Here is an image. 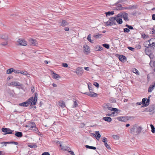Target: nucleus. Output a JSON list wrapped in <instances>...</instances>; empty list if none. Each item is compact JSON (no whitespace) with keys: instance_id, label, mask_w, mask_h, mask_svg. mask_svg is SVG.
<instances>
[{"instance_id":"1","label":"nucleus","mask_w":155,"mask_h":155,"mask_svg":"<svg viewBox=\"0 0 155 155\" xmlns=\"http://www.w3.org/2000/svg\"><path fill=\"white\" fill-rule=\"evenodd\" d=\"M34 98L33 97H30L25 102H27L28 106L30 104V106H32L36 104L37 100L38 94L35 92L34 94Z\"/></svg>"},{"instance_id":"2","label":"nucleus","mask_w":155,"mask_h":155,"mask_svg":"<svg viewBox=\"0 0 155 155\" xmlns=\"http://www.w3.org/2000/svg\"><path fill=\"white\" fill-rule=\"evenodd\" d=\"M2 132L5 133L4 134H12V132L14 130H12L9 128L3 127L2 129Z\"/></svg>"},{"instance_id":"3","label":"nucleus","mask_w":155,"mask_h":155,"mask_svg":"<svg viewBox=\"0 0 155 155\" xmlns=\"http://www.w3.org/2000/svg\"><path fill=\"white\" fill-rule=\"evenodd\" d=\"M154 106L153 105L150 106L149 107L145 109V111L149 112H150V114H152L154 113L155 111L154 110Z\"/></svg>"},{"instance_id":"4","label":"nucleus","mask_w":155,"mask_h":155,"mask_svg":"<svg viewBox=\"0 0 155 155\" xmlns=\"http://www.w3.org/2000/svg\"><path fill=\"white\" fill-rule=\"evenodd\" d=\"M18 45L26 46L27 45V42L23 39H19L17 41Z\"/></svg>"},{"instance_id":"5","label":"nucleus","mask_w":155,"mask_h":155,"mask_svg":"<svg viewBox=\"0 0 155 155\" xmlns=\"http://www.w3.org/2000/svg\"><path fill=\"white\" fill-rule=\"evenodd\" d=\"M117 119L119 121L126 122L129 120L128 117H117Z\"/></svg>"},{"instance_id":"6","label":"nucleus","mask_w":155,"mask_h":155,"mask_svg":"<svg viewBox=\"0 0 155 155\" xmlns=\"http://www.w3.org/2000/svg\"><path fill=\"white\" fill-rule=\"evenodd\" d=\"M0 37L2 39L7 41L8 38V35L7 34H0Z\"/></svg>"},{"instance_id":"7","label":"nucleus","mask_w":155,"mask_h":155,"mask_svg":"<svg viewBox=\"0 0 155 155\" xmlns=\"http://www.w3.org/2000/svg\"><path fill=\"white\" fill-rule=\"evenodd\" d=\"M59 25L63 27L67 26L69 24L68 22L65 20H62L61 21L59 22Z\"/></svg>"},{"instance_id":"8","label":"nucleus","mask_w":155,"mask_h":155,"mask_svg":"<svg viewBox=\"0 0 155 155\" xmlns=\"http://www.w3.org/2000/svg\"><path fill=\"white\" fill-rule=\"evenodd\" d=\"M83 69L82 67H78L76 70V72L78 75L82 74L83 73Z\"/></svg>"},{"instance_id":"9","label":"nucleus","mask_w":155,"mask_h":155,"mask_svg":"<svg viewBox=\"0 0 155 155\" xmlns=\"http://www.w3.org/2000/svg\"><path fill=\"white\" fill-rule=\"evenodd\" d=\"M149 43L150 44L151 47L155 46V38H151L148 40Z\"/></svg>"},{"instance_id":"10","label":"nucleus","mask_w":155,"mask_h":155,"mask_svg":"<svg viewBox=\"0 0 155 155\" xmlns=\"http://www.w3.org/2000/svg\"><path fill=\"white\" fill-rule=\"evenodd\" d=\"M98 94L92 91H91L88 93V96L92 97H97Z\"/></svg>"},{"instance_id":"11","label":"nucleus","mask_w":155,"mask_h":155,"mask_svg":"<svg viewBox=\"0 0 155 155\" xmlns=\"http://www.w3.org/2000/svg\"><path fill=\"white\" fill-rule=\"evenodd\" d=\"M122 17L125 21H128L129 20L128 17V14L125 12H123Z\"/></svg>"},{"instance_id":"12","label":"nucleus","mask_w":155,"mask_h":155,"mask_svg":"<svg viewBox=\"0 0 155 155\" xmlns=\"http://www.w3.org/2000/svg\"><path fill=\"white\" fill-rule=\"evenodd\" d=\"M1 143L4 144H13L15 145H17L18 144V143L15 141L3 142H1Z\"/></svg>"},{"instance_id":"13","label":"nucleus","mask_w":155,"mask_h":155,"mask_svg":"<svg viewBox=\"0 0 155 155\" xmlns=\"http://www.w3.org/2000/svg\"><path fill=\"white\" fill-rule=\"evenodd\" d=\"M119 59L120 61L122 62L126 61L127 60L126 58L123 55H120L119 57Z\"/></svg>"},{"instance_id":"14","label":"nucleus","mask_w":155,"mask_h":155,"mask_svg":"<svg viewBox=\"0 0 155 155\" xmlns=\"http://www.w3.org/2000/svg\"><path fill=\"white\" fill-rule=\"evenodd\" d=\"M136 133L137 134H140L141 132V131L143 129L141 126H138L137 127H137H136Z\"/></svg>"},{"instance_id":"15","label":"nucleus","mask_w":155,"mask_h":155,"mask_svg":"<svg viewBox=\"0 0 155 155\" xmlns=\"http://www.w3.org/2000/svg\"><path fill=\"white\" fill-rule=\"evenodd\" d=\"M11 85L15 86H22L23 85L18 82H12L11 83Z\"/></svg>"},{"instance_id":"16","label":"nucleus","mask_w":155,"mask_h":155,"mask_svg":"<svg viewBox=\"0 0 155 155\" xmlns=\"http://www.w3.org/2000/svg\"><path fill=\"white\" fill-rule=\"evenodd\" d=\"M114 25H116V17H113L110 18L109 19Z\"/></svg>"},{"instance_id":"17","label":"nucleus","mask_w":155,"mask_h":155,"mask_svg":"<svg viewBox=\"0 0 155 155\" xmlns=\"http://www.w3.org/2000/svg\"><path fill=\"white\" fill-rule=\"evenodd\" d=\"M15 135L17 137L20 138L22 137L23 134L21 132L17 131L16 132Z\"/></svg>"},{"instance_id":"18","label":"nucleus","mask_w":155,"mask_h":155,"mask_svg":"<svg viewBox=\"0 0 155 155\" xmlns=\"http://www.w3.org/2000/svg\"><path fill=\"white\" fill-rule=\"evenodd\" d=\"M29 41L31 45H33L34 46H35L36 45V41L35 39L31 38L30 39Z\"/></svg>"},{"instance_id":"19","label":"nucleus","mask_w":155,"mask_h":155,"mask_svg":"<svg viewBox=\"0 0 155 155\" xmlns=\"http://www.w3.org/2000/svg\"><path fill=\"white\" fill-rule=\"evenodd\" d=\"M59 105L62 108H64L65 107V102L62 101L58 102Z\"/></svg>"},{"instance_id":"20","label":"nucleus","mask_w":155,"mask_h":155,"mask_svg":"<svg viewBox=\"0 0 155 155\" xmlns=\"http://www.w3.org/2000/svg\"><path fill=\"white\" fill-rule=\"evenodd\" d=\"M137 127V125L136 124L133 125L130 129V133L131 134H133L134 131L135 130Z\"/></svg>"},{"instance_id":"21","label":"nucleus","mask_w":155,"mask_h":155,"mask_svg":"<svg viewBox=\"0 0 155 155\" xmlns=\"http://www.w3.org/2000/svg\"><path fill=\"white\" fill-rule=\"evenodd\" d=\"M95 135L96 136V138L97 140H99V139L100 138L101 135L100 134L99 131H96L95 132Z\"/></svg>"},{"instance_id":"22","label":"nucleus","mask_w":155,"mask_h":155,"mask_svg":"<svg viewBox=\"0 0 155 155\" xmlns=\"http://www.w3.org/2000/svg\"><path fill=\"white\" fill-rule=\"evenodd\" d=\"M143 45L146 48H148L149 46L151 47L150 44L149 43V41H146L143 44Z\"/></svg>"},{"instance_id":"23","label":"nucleus","mask_w":155,"mask_h":155,"mask_svg":"<svg viewBox=\"0 0 155 155\" xmlns=\"http://www.w3.org/2000/svg\"><path fill=\"white\" fill-rule=\"evenodd\" d=\"M125 9V7H122L120 4H118L116 8V9L119 10H123Z\"/></svg>"},{"instance_id":"24","label":"nucleus","mask_w":155,"mask_h":155,"mask_svg":"<svg viewBox=\"0 0 155 155\" xmlns=\"http://www.w3.org/2000/svg\"><path fill=\"white\" fill-rule=\"evenodd\" d=\"M103 119L108 122H110L112 120V119L110 117H104Z\"/></svg>"},{"instance_id":"25","label":"nucleus","mask_w":155,"mask_h":155,"mask_svg":"<svg viewBox=\"0 0 155 155\" xmlns=\"http://www.w3.org/2000/svg\"><path fill=\"white\" fill-rule=\"evenodd\" d=\"M53 78L55 79H58V78H60L61 77L58 74H57L53 72Z\"/></svg>"},{"instance_id":"26","label":"nucleus","mask_w":155,"mask_h":155,"mask_svg":"<svg viewBox=\"0 0 155 155\" xmlns=\"http://www.w3.org/2000/svg\"><path fill=\"white\" fill-rule=\"evenodd\" d=\"M137 7V5H130L129 7H125V9H131L132 8H136Z\"/></svg>"},{"instance_id":"27","label":"nucleus","mask_w":155,"mask_h":155,"mask_svg":"<svg viewBox=\"0 0 155 155\" xmlns=\"http://www.w3.org/2000/svg\"><path fill=\"white\" fill-rule=\"evenodd\" d=\"M105 25L107 26H111L114 25L109 20L108 21L105 22Z\"/></svg>"},{"instance_id":"28","label":"nucleus","mask_w":155,"mask_h":155,"mask_svg":"<svg viewBox=\"0 0 155 155\" xmlns=\"http://www.w3.org/2000/svg\"><path fill=\"white\" fill-rule=\"evenodd\" d=\"M91 83H89V84L88 83V88L89 90V92L91 91L93 92L94 91V88L93 86H90V84Z\"/></svg>"},{"instance_id":"29","label":"nucleus","mask_w":155,"mask_h":155,"mask_svg":"<svg viewBox=\"0 0 155 155\" xmlns=\"http://www.w3.org/2000/svg\"><path fill=\"white\" fill-rule=\"evenodd\" d=\"M14 71V68H10L7 70L6 73L7 74H11Z\"/></svg>"},{"instance_id":"30","label":"nucleus","mask_w":155,"mask_h":155,"mask_svg":"<svg viewBox=\"0 0 155 155\" xmlns=\"http://www.w3.org/2000/svg\"><path fill=\"white\" fill-rule=\"evenodd\" d=\"M132 71L133 72L135 73L137 75H139L140 73L135 68H133L132 69Z\"/></svg>"},{"instance_id":"31","label":"nucleus","mask_w":155,"mask_h":155,"mask_svg":"<svg viewBox=\"0 0 155 155\" xmlns=\"http://www.w3.org/2000/svg\"><path fill=\"white\" fill-rule=\"evenodd\" d=\"M29 124H31V126L30 127V128L29 129V130H32V128L36 126V125L34 122H30L29 123Z\"/></svg>"},{"instance_id":"32","label":"nucleus","mask_w":155,"mask_h":155,"mask_svg":"<svg viewBox=\"0 0 155 155\" xmlns=\"http://www.w3.org/2000/svg\"><path fill=\"white\" fill-rule=\"evenodd\" d=\"M19 105L20 106L27 107L28 106L26 102H24L21 103L19 104Z\"/></svg>"},{"instance_id":"33","label":"nucleus","mask_w":155,"mask_h":155,"mask_svg":"<svg viewBox=\"0 0 155 155\" xmlns=\"http://www.w3.org/2000/svg\"><path fill=\"white\" fill-rule=\"evenodd\" d=\"M105 13L107 16L112 15L114 14V11H112L111 12H105Z\"/></svg>"},{"instance_id":"34","label":"nucleus","mask_w":155,"mask_h":155,"mask_svg":"<svg viewBox=\"0 0 155 155\" xmlns=\"http://www.w3.org/2000/svg\"><path fill=\"white\" fill-rule=\"evenodd\" d=\"M96 47L97 49V51H100L103 50V48L99 45H97Z\"/></svg>"},{"instance_id":"35","label":"nucleus","mask_w":155,"mask_h":155,"mask_svg":"<svg viewBox=\"0 0 155 155\" xmlns=\"http://www.w3.org/2000/svg\"><path fill=\"white\" fill-rule=\"evenodd\" d=\"M155 87L153 85H150L148 88V91L149 92H151L153 90Z\"/></svg>"},{"instance_id":"36","label":"nucleus","mask_w":155,"mask_h":155,"mask_svg":"<svg viewBox=\"0 0 155 155\" xmlns=\"http://www.w3.org/2000/svg\"><path fill=\"white\" fill-rule=\"evenodd\" d=\"M116 21L120 24H121L123 22L122 19L120 18H116Z\"/></svg>"},{"instance_id":"37","label":"nucleus","mask_w":155,"mask_h":155,"mask_svg":"<svg viewBox=\"0 0 155 155\" xmlns=\"http://www.w3.org/2000/svg\"><path fill=\"white\" fill-rule=\"evenodd\" d=\"M34 129L32 128V130H33V131L35 133L37 134H38V133H40V132L39 131V130L35 126V127L33 128Z\"/></svg>"},{"instance_id":"38","label":"nucleus","mask_w":155,"mask_h":155,"mask_svg":"<svg viewBox=\"0 0 155 155\" xmlns=\"http://www.w3.org/2000/svg\"><path fill=\"white\" fill-rule=\"evenodd\" d=\"M149 64L151 67H152V65L153 67H155V61H153L151 60Z\"/></svg>"},{"instance_id":"39","label":"nucleus","mask_w":155,"mask_h":155,"mask_svg":"<svg viewBox=\"0 0 155 155\" xmlns=\"http://www.w3.org/2000/svg\"><path fill=\"white\" fill-rule=\"evenodd\" d=\"M28 146L31 148H35L37 147V146L35 144L28 145Z\"/></svg>"},{"instance_id":"40","label":"nucleus","mask_w":155,"mask_h":155,"mask_svg":"<svg viewBox=\"0 0 155 155\" xmlns=\"http://www.w3.org/2000/svg\"><path fill=\"white\" fill-rule=\"evenodd\" d=\"M94 37L96 38H100L102 37V35L101 34H98L96 35H94Z\"/></svg>"},{"instance_id":"41","label":"nucleus","mask_w":155,"mask_h":155,"mask_svg":"<svg viewBox=\"0 0 155 155\" xmlns=\"http://www.w3.org/2000/svg\"><path fill=\"white\" fill-rule=\"evenodd\" d=\"M107 142H104V145L105 146V147L107 149H109V150L111 148H110V146L109 145L107 144Z\"/></svg>"},{"instance_id":"42","label":"nucleus","mask_w":155,"mask_h":155,"mask_svg":"<svg viewBox=\"0 0 155 155\" xmlns=\"http://www.w3.org/2000/svg\"><path fill=\"white\" fill-rule=\"evenodd\" d=\"M147 101V98L145 97L144 98H143L142 100V104H143L144 106H145V105L146 104V101Z\"/></svg>"},{"instance_id":"43","label":"nucleus","mask_w":155,"mask_h":155,"mask_svg":"<svg viewBox=\"0 0 155 155\" xmlns=\"http://www.w3.org/2000/svg\"><path fill=\"white\" fill-rule=\"evenodd\" d=\"M78 104L76 102V101H74V104L72 105V107H78Z\"/></svg>"},{"instance_id":"44","label":"nucleus","mask_w":155,"mask_h":155,"mask_svg":"<svg viewBox=\"0 0 155 155\" xmlns=\"http://www.w3.org/2000/svg\"><path fill=\"white\" fill-rule=\"evenodd\" d=\"M59 146L61 148L62 150H67V147L64 146H62L61 144L59 145Z\"/></svg>"},{"instance_id":"45","label":"nucleus","mask_w":155,"mask_h":155,"mask_svg":"<svg viewBox=\"0 0 155 155\" xmlns=\"http://www.w3.org/2000/svg\"><path fill=\"white\" fill-rule=\"evenodd\" d=\"M86 47L87 48V45H85L84 46V53L86 54H87V49L86 48Z\"/></svg>"},{"instance_id":"46","label":"nucleus","mask_w":155,"mask_h":155,"mask_svg":"<svg viewBox=\"0 0 155 155\" xmlns=\"http://www.w3.org/2000/svg\"><path fill=\"white\" fill-rule=\"evenodd\" d=\"M8 44V42L7 41H5V42H2L1 44V45H2L3 46H5L7 45Z\"/></svg>"},{"instance_id":"47","label":"nucleus","mask_w":155,"mask_h":155,"mask_svg":"<svg viewBox=\"0 0 155 155\" xmlns=\"http://www.w3.org/2000/svg\"><path fill=\"white\" fill-rule=\"evenodd\" d=\"M151 129V132L153 133H155V128L154 126L152 124H150V125Z\"/></svg>"},{"instance_id":"48","label":"nucleus","mask_w":155,"mask_h":155,"mask_svg":"<svg viewBox=\"0 0 155 155\" xmlns=\"http://www.w3.org/2000/svg\"><path fill=\"white\" fill-rule=\"evenodd\" d=\"M102 46L107 49H109V48L110 46L108 44H104L102 45Z\"/></svg>"},{"instance_id":"49","label":"nucleus","mask_w":155,"mask_h":155,"mask_svg":"<svg viewBox=\"0 0 155 155\" xmlns=\"http://www.w3.org/2000/svg\"><path fill=\"white\" fill-rule=\"evenodd\" d=\"M125 26L129 30L130 29L132 30V29H134V28L132 26L129 25H128V24H126L125 25Z\"/></svg>"},{"instance_id":"50","label":"nucleus","mask_w":155,"mask_h":155,"mask_svg":"<svg viewBox=\"0 0 155 155\" xmlns=\"http://www.w3.org/2000/svg\"><path fill=\"white\" fill-rule=\"evenodd\" d=\"M147 101L146 102L145 105V106L146 107L148 106L150 104V99H147Z\"/></svg>"},{"instance_id":"51","label":"nucleus","mask_w":155,"mask_h":155,"mask_svg":"<svg viewBox=\"0 0 155 155\" xmlns=\"http://www.w3.org/2000/svg\"><path fill=\"white\" fill-rule=\"evenodd\" d=\"M122 15H123V12H121L120 13H119V14L116 15L115 17H116V18H120V17H122Z\"/></svg>"},{"instance_id":"52","label":"nucleus","mask_w":155,"mask_h":155,"mask_svg":"<svg viewBox=\"0 0 155 155\" xmlns=\"http://www.w3.org/2000/svg\"><path fill=\"white\" fill-rule=\"evenodd\" d=\"M145 52L146 53V54L148 55L150 54H151V53H150L149 50L148 49H145Z\"/></svg>"},{"instance_id":"53","label":"nucleus","mask_w":155,"mask_h":155,"mask_svg":"<svg viewBox=\"0 0 155 155\" xmlns=\"http://www.w3.org/2000/svg\"><path fill=\"white\" fill-rule=\"evenodd\" d=\"M113 138L115 140H118L119 139V136L117 135H114L112 136Z\"/></svg>"},{"instance_id":"54","label":"nucleus","mask_w":155,"mask_h":155,"mask_svg":"<svg viewBox=\"0 0 155 155\" xmlns=\"http://www.w3.org/2000/svg\"><path fill=\"white\" fill-rule=\"evenodd\" d=\"M88 149L93 150H95L96 149V147H94L88 145Z\"/></svg>"},{"instance_id":"55","label":"nucleus","mask_w":155,"mask_h":155,"mask_svg":"<svg viewBox=\"0 0 155 155\" xmlns=\"http://www.w3.org/2000/svg\"><path fill=\"white\" fill-rule=\"evenodd\" d=\"M110 101L111 103H114L116 102V100L114 98H111L110 99Z\"/></svg>"},{"instance_id":"56","label":"nucleus","mask_w":155,"mask_h":155,"mask_svg":"<svg viewBox=\"0 0 155 155\" xmlns=\"http://www.w3.org/2000/svg\"><path fill=\"white\" fill-rule=\"evenodd\" d=\"M130 31V30L128 28H126L124 29V32L128 33Z\"/></svg>"},{"instance_id":"57","label":"nucleus","mask_w":155,"mask_h":155,"mask_svg":"<svg viewBox=\"0 0 155 155\" xmlns=\"http://www.w3.org/2000/svg\"><path fill=\"white\" fill-rule=\"evenodd\" d=\"M95 86V87L98 88L99 87V84L96 82H95L93 84Z\"/></svg>"},{"instance_id":"58","label":"nucleus","mask_w":155,"mask_h":155,"mask_svg":"<svg viewBox=\"0 0 155 155\" xmlns=\"http://www.w3.org/2000/svg\"><path fill=\"white\" fill-rule=\"evenodd\" d=\"M148 56L150 58L151 60L153 59L154 57V55L152 54H150L148 55Z\"/></svg>"},{"instance_id":"59","label":"nucleus","mask_w":155,"mask_h":155,"mask_svg":"<svg viewBox=\"0 0 155 155\" xmlns=\"http://www.w3.org/2000/svg\"><path fill=\"white\" fill-rule=\"evenodd\" d=\"M62 66L64 67L67 68L68 67V65L67 63H62Z\"/></svg>"},{"instance_id":"60","label":"nucleus","mask_w":155,"mask_h":155,"mask_svg":"<svg viewBox=\"0 0 155 155\" xmlns=\"http://www.w3.org/2000/svg\"><path fill=\"white\" fill-rule=\"evenodd\" d=\"M41 155H50V154L49 152H45L43 153Z\"/></svg>"},{"instance_id":"61","label":"nucleus","mask_w":155,"mask_h":155,"mask_svg":"<svg viewBox=\"0 0 155 155\" xmlns=\"http://www.w3.org/2000/svg\"><path fill=\"white\" fill-rule=\"evenodd\" d=\"M118 110V109L117 108H112L111 110V111H113L114 112H116Z\"/></svg>"},{"instance_id":"62","label":"nucleus","mask_w":155,"mask_h":155,"mask_svg":"<svg viewBox=\"0 0 155 155\" xmlns=\"http://www.w3.org/2000/svg\"><path fill=\"white\" fill-rule=\"evenodd\" d=\"M102 141L103 142H107V139L105 137H104L103 138Z\"/></svg>"},{"instance_id":"63","label":"nucleus","mask_w":155,"mask_h":155,"mask_svg":"<svg viewBox=\"0 0 155 155\" xmlns=\"http://www.w3.org/2000/svg\"><path fill=\"white\" fill-rule=\"evenodd\" d=\"M128 48L129 50H131V51H134V48L132 47H128Z\"/></svg>"},{"instance_id":"64","label":"nucleus","mask_w":155,"mask_h":155,"mask_svg":"<svg viewBox=\"0 0 155 155\" xmlns=\"http://www.w3.org/2000/svg\"><path fill=\"white\" fill-rule=\"evenodd\" d=\"M13 77L12 76H9L7 78V80L8 81L10 79H12L13 78Z\"/></svg>"}]
</instances>
